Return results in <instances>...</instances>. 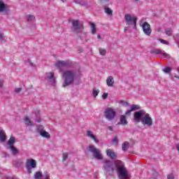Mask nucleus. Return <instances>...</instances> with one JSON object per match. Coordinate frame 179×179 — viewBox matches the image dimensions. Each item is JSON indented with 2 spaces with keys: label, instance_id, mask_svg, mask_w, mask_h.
<instances>
[{
  "label": "nucleus",
  "instance_id": "ddd939ff",
  "mask_svg": "<svg viewBox=\"0 0 179 179\" xmlns=\"http://www.w3.org/2000/svg\"><path fill=\"white\" fill-rule=\"evenodd\" d=\"M106 153L107 156L108 157H110V159H112L113 160L117 159V154H115V152H114V151H113V150L108 149V150H106Z\"/></svg>",
  "mask_w": 179,
  "mask_h": 179
},
{
  "label": "nucleus",
  "instance_id": "c03bdc74",
  "mask_svg": "<svg viewBox=\"0 0 179 179\" xmlns=\"http://www.w3.org/2000/svg\"><path fill=\"white\" fill-rule=\"evenodd\" d=\"M113 143H118V137L115 136L113 140Z\"/></svg>",
  "mask_w": 179,
  "mask_h": 179
},
{
  "label": "nucleus",
  "instance_id": "58836bf2",
  "mask_svg": "<svg viewBox=\"0 0 179 179\" xmlns=\"http://www.w3.org/2000/svg\"><path fill=\"white\" fill-rule=\"evenodd\" d=\"M107 97H108V93H103L102 94V99H103V100H106V99H107Z\"/></svg>",
  "mask_w": 179,
  "mask_h": 179
},
{
  "label": "nucleus",
  "instance_id": "6e6552de",
  "mask_svg": "<svg viewBox=\"0 0 179 179\" xmlns=\"http://www.w3.org/2000/svg\"><path fill=\"white\" fill-rule=\"evenodd\" d=\"M37 167V164L34 159H27L26 161V169L28 173H31V169H36Z\"/></svg>",
  "mask_w": 179,
  "mask_h": 179
},
{
  "label": "nucleus",
  "instance_id": "e433bc0d",
  "mask_svg": "<svg viewBox=\"0 0 179 179\" xmlns=\"http://www.w3.org/2000/svg\"><path fill=\"white\" fill-rule=\"evenodd\" d=\"M68 159V153L64 152L63 153V157H62V162H65Z\"/></svg>",
  "mask_w": 179,
  "mask_h": 179
},
{
  "label": "nucleus",
  "instance_id": "37998d69",
  "mask_svg": "<svg viewBox=\"0 0 179 179\" xmlns=\"http://www.w3.org/2000/svg\"><path fill=\"white\" fill-rule=\"evenodd\" d=\"M167 179H174V174H172V173L169 174L167 176Z\"/></svg>",
  "mask_w": 179,
  "mask_h": 179
},
{
  "label": "nucleus",
  "instance_id": "a19ab883",
  "mask_svg": "<svg viewBox=\"0 0 179 179\" xmlns=\"http://www.w3.org/2000/svg\"><path fill=\"white\" fill-rule=\"evenodd\" d=\"M5 38L3 37V34L0 31V41H3Z\"/></svg>",
  "mask_w": 179,
  "mask_h": 179
},
{
  "label": "nucleus",
  "instance_id": "4c0bfd02",
  "mask_svg": "<svg viewBox=\"0 0 179 179\" xmlns=\"http://www.w3.org/2000/svg\"><path fill=\"white\" fill-rule=\"evenodd\" d=\"M159 41H160V43H162V44H166V45H169V41L164 39H159Z\"/></svg>",
  "mask_w": 179,
  "mask_h": 179
},
{
  "label": "nucleus",
  "instance_id": "39448f33",
  "mask_svg": "<svg viewBox=\"0 0 179 179\" xmlns=\"http://www.w3.org/2000/svg\"><path fill=\"white\" fill-rule=\"evenodd\" d=\"M141 124L147 125V127H152L153 125V120L149 113H145L141 118Z\"/></svg>",
  "mask_w": 179,
  "mask_h": 179
},
{
  "label": "nucleus",
  "instance_id": "0eeeda50",
  "mask_svg": "<svg viewBox=\"0 0 179 179\" xmlns=\"http://www.w3.org/2000/svg\"><path fill=\"white\" fill-rule=\"evenodd\" d=\"M124 20L127 24H134V27L136 28V20L138 18L135 16H131V14H126L124 15Z\"/></svg>",
  "mask_w": 179,
  "mask_h": 179
},
{
  "label": "nucleus",
  "instance_id": "c756f323",
  "mask_svg": "<svg viewBox=\"0 0 179 179\" xmlns=\"http://www.w3.org/2000/svg\"><path fill=\"white\" fill-rule=\"evenodd\" d=\"M162 71L164 72V73L169 74L171 73V67H165L164 69H163Z\"/></svg>",
  "mask_w": 179,
  "mask_h": 179
},
{
  "label": "nucleus",
  "instance_id": "72a5a7b5",
  "mask_svg": "<svg viewBox=\"0 0 179 179\" xmlns=\"http://www.w3.org/2000/svg\"><path fill=\"white\" fill-rule=\"evenodd\" d=\"M120 104H122V106H124V107H128V106H129V103L127 101H120L119 102Z\"/></svg>",
  "mask_w": 179,
  "mask_h": 179
},
{
  "label": "nucleus",
  "instance_id": "423d86ee",
  "mask_svg": "<svg viewBox=\"0 0 179 179\" xmlns=\"http://www.w3.org/2000/svg\"><path fill=\"white\" fill-rule=\"evenodd\" d=\"M72 31L73 33H82L83 30V24H79V20H76L72 22Z\"/></svg>",
  "mask_w": 179,
  "mask_h": 179
},
{
  "label": "nucleus",
  "instance_id": "6e6d98bb",
  "mask_svg": "<svg viewBox=\"0 0 179 179\" xmlns=\"http://www.w3.org/2000/svg\"><path fill=\"white\" fill-rule=\"evenodd\" d=\"M176 78H178V79H179V77H176Z\"/></svg>",
  "mask_w": 179,
  "mask_h": 179
},
{
  "label": "nucleus",
  "instance_id": "13d9d810",
  "mask_svg": "<svg viewBox=\"0 0 179 179\" xmlns=\"http://www.w3.org/2000/svg\"><path fill=\"white\" fill-rule=\"evenodd\" d=\"M0 176H1V172H0Z\"/></svg>",
  "mask_w": 179,
  "mask_h": 179
},
{
  "label": "nucleus",
  "instance_id": "de8ad7c7",
  "mask_svg": "<svg viewBox=\"0 0 179 179\" xmlns=\"http://www.w3.org/2000/svg\"><path fill=\"white\" fill-rule=\"evenodd\" d=\"M127 30H128V27H125L124 29V33L127 31Z\"/></svg>",
  "mask_w": 179,
  "mask_h": 179
},
{
  "label": "nucleus",
  "instance_id": "5701e85b",
  "mask_svg": "<svg viewBox=\"0 0 179 179\" xmlns=\"http://www.w3.org/2000/svg\"><path fill=\"white\" fill-rule=\"evenodd\" d=\"M128 148H129V143L128 141H125L122 145V149L124 152H126V150H128Z\"/></svg>",
  "mask_w": 179,
  "mask_h": 179
},
{
  "label": "nucleus",
  "instance_id": "f03ea898",
  "mask_svg": "<svg viewBox=\"0 0 179 179\" xmlns=\"http://www.w3.org/2000/svg\"><path fill=\"white\" fill-rule=\"evenodd\" d=\"M62 78L64 79L63 87L71 86V85H73V82H75V72L66 71L63 73Z\"/></svg>",
  "mask_w": 179,
  "mask_h": 179
},
{
  "label": "nucleus",
  "instance_id": "f257e3e1",
  "mask_svg": "<svg viewBox=\"0 0 179 179\" xmlns=\"http://www.w3.org/2000/svg\"><path fill=\"white\" fill-rule=\"evenodd\" d=\"M103 170L107 176H113L117 171L119 179H131V174L121 160L111 161L104 159Z\"/></svg>",
  "mask_w": 179,
  "mask_h": 179
},
{
  "label": "nucleus",
  "instance_id": "2eb2a0df",
  "mask_svg": "<svg viewBox=\"0 0 179 179\" xmlns=\"http://www.w3.org/2000/svg\"><path fill=\"white\" fill-rule=\"evenodd\" d=\"M106 85L109 87H113L114 86V78L113 76H110L106 79Z\"/></svg>",
  "mask_w": 179,
  "mask_h": 179
},
{
  "label": "nucleus",
  "instance_id": "4468645a",
  "mask_svg": "<svg viewBox=\"0 0 179 179\" xmlns=\"http://www.w3.org/2000/svg\"><path fill=\"white\" fill-rule=\"evenodd\" d=\"M87 136L88 138H90V139H92V141H94L95 142V143H99V139H97V137H96L94 135L93 131H92L90 130H87Z\"/></svg>",
  "mask_w": 179,
  "mask_h": 179
},
{
  "label": "nucleus",
  "instance_id": "9d476101",
  "mask_svg": "<svg viewBox=\"0 0 179 179\" xmlns=\"http://www.w3.org/2000/svg\"><path fill=\"white\" fill-rule=\"evenodd\" d=\"M141 27L143 29V33L146 34V36H150L152 34V28H150V24L148 22H144L142 25Z\"/></svg>",
  "mask_w": 179,
  "mask_h": 179
},
{
  "label": "nucleus",
  "instance_id": "bb28decb",
  "mask_svg": "<svg viewBox=\"0 0 179 179\" xmlns=\"http://www.w3.org/2000/svg\"><path fill=\"white\" fill-rule=\"evenodd\" d=\"M135 110H141V106L139 105L133 104L131 106V111H135Z\"/></svg>",
  "mask_w": 179,
  "mask_h": 179
},
{
  "label": "nucleus",
  "instance_id": "1a4fd4ad",
  "mask_svg": "<svg viewBox=\"0 0 179 179\" xmlns=\"http://www.w3.org/2000/svg\"><path fill=\"white\" fill-rule=\"evenodd\" d=\"M146 114V112L143 110H138L134 113V121L135 122H139L142 121V117Z\"/></svg>",
  "mask_w": 179,
  "mask_h": 179
},
{
  "label": "nucleus",
  "instance_id": "864d4df0",
  "mask_svg": "<svg viewBox=\"0 0 179 179\" xmlns=\"http://www.w3.org/2000/svg\"><path fill=\"white\" fill-rule=\"evenodd\" d=\"M36 113H37L38 114L40 113L39 111H37V112H36Z\"/></svg>",
  "mask_w": 179,
  "mask_h": 179
},
{
  "label": "nucleus",
  "instance_id": "c9c22d12",
  "mask_svg": "<svg viewBox=\"0 0 179 179\" xmlns=\"http://www.w3.org/2000/svg\"><path fill=\"white\" fill-rule=\"evenodd\" d=\"M157 177H159V173L156 171L152 172V178L157 179Z\"/></svg>",
  "mask_w": 179,
  "mask_h": 179
},
{
  "label": "nucleus",
  "instance_id": "a211bd4d",
  "mask_svg": "<svg viewBox=\"0 0 179 179\" xmlns=\"http://www.w3.org/2000/svg\"><path fill=\"white\" fill-rule=\"evenodd\" d=\"M5 141H6V133L3 130H0V142H5Z\"/></svg>",
  "mask_w": 179,
  "mask_h": 179
},
{
  "label": "nucleus",
  "instance_id": "09e8293b",
  "mask_svg": "<svg viewBox=\"0 0 179 179\" xmlns=\"http://www.w3.org/2000/svg\"><path fill=\"white\" fill-rule=\"evenodd\" d=\"M97 38L100 39V38H101V36H100V35H98Z\"/></svg>",
  "mask_w": 179,
  "mask_h": 179
},
{
  "label": "nucleus",
  "instance_id": "ea45409f",
  "mask_svg": "<svg viewBox=\"0 0 179 179\" xmlns=\"http://www.w3.org/2000/svg\"><path fill=\"white\" fill-rule=\"evenodd\" d=\"M131 113H132V110H131V109L129 110H127V111L125 113L126 117H129V115H131Z\"/></svg>",
  "mask_w": 179,
  "mask_h": 179
},
{
  "label": "nucleus",
  "instance_id": "4d7b16f0",
  "mask_svg": "<svg viewBox=\"0 0 179 179\" xmlns=\"http://www.w3.org/2000/svg\"><path fill=\"white\" fill-rule=\"evenodd\" d=\"M136 1H139V0H136Z\"/></svg>",
  "mask_w": 179,
  "mask_h": 179
},
{
  "label": "nucleus",
  "instance_id": "7c9ffc66",
  "mask_svg": "<svg viewBox=\"0 0 179 179\" xmlns=\"http://www.w3.org/2000/svg\"><path fill=\"white\" fill-rule=\"evenodd\" d=\"M99 90H97V89H96V88H94L93 89V96H94V97H97V96H99Z\"/></svg>",
  "mask_w": 179,
  "mask_h": 179
},
{
  "label": "nucleus",
  "instance_id": "393cba45",
  "mask_svg": "<svg viewBox=\"0 0 179 179\" xmlns=\"http://www.w3.org/2000/svg\"><path fill=\"white\" fill-rule=\"evenodd\" d=\"M163 53V51L160 49H156V50H152L150 51V54H157V55H161Z\"/></svg>",
  "mask_w": 179,
  "mask_h": 179
},
{
  "label": "nucleus",
  "instance_id": "5fc2aeb1",
  "mask_svg": "<svg viewBox=\"0 0 179 179\" xmlns=\"http://www.w3.org/2000/svg\"><path fill=\"white\" fill-rule=\"evenodd\" d=\"M76 2H79V1H78V0H76Z\"/></svg>",
  "mask_w": 179,
  "mask_h": 179
},
{
  "label": "nucleus",
  "instance_id": "4be33fe9",
  "mask_svg": "<svg viewBox=\"0 0 179 179\" xmlns=\"http://www.w3.org/2000/svg\"><path fill=\"white\" fill-rule=\"evenodd\" d=\"M24 124L26 125H29V126L34 125V123L33 122H31V120H30V118H29V117H26L24 118Z\"/></svg>",
  "mask_w": 179,
  "mask_h": 179
},
{
  "label": "nucleus",
  "instance_id": "2f4dec72",
  "mask_svg": "<svg viewBox=\"0 0 179 179\" xmlns=\"http://www.w3.org/2000/svg\"><path fill=\"white\" fill-rule=\"evenodd\" d=\"M107 51L104 48H99V54L100 55H106Z\"/></svg>",
  "mask_w": 179,
  "mask_h": 179
},
{
  "label": "nucleus",
  "instance_id": "dca6fc26",
  "mask_svg": "<svg viewBox=\"0 0 179 179\" xmlns=\"http://www.w3.org/2000/svg\"><path fill=\"white\" fill-rule=\"evenodd\" d=\"M120 122L117 123V125H127L128 121L127 120V117L125 115H121L120 117Z\"/></svg>",
  "mask_w": 179,
  "mask_h": 179
},
{
  "label": "nucleus",
  "instance_id": "f8f14e48",
  "mask_svg": "<svg viewBox=\"0 0 179 179\" xmlns=\"http://www.w3.org/2000/svg\"><path fill=\"white\" fill-rule=\"evenodd\" d=\"M46 78L48 79V81L52 83V85H55V76L54 72H50L46 73Z\"/></svg>",
  "mask_w": 179,
  "mask_h": 179
},
{
  "label": "nucleus",
  "instance_id": "412c9836",
  "mask_svg": "<svg viewBox=\"0 0 179 179\" xmlns=\"http://www.w3.org/2000/svg\"><path fill=\"white\" fill-rule=\"evenodd\" d=\"M8 148L12 152V154L14 156H17V155H19V150L15 147V145H13L11 147H8Z\"/></svg>",
  "mask_w": 179,
  "mask_h": 179
},
{
  "label": "nucleus",
  "instance_id": "9b49d317",
  "mask_svg": "<svg viewBox=\"0 0 179 179\" xmlns=\"http://www.w3.org/2000/svg\"><path fill=\"white\" fill-rule=\"evenodd\" d=\"M68 65H69V61L58 60L55 64V66H57L58 69H61L62 68H66L68 67Z\"/></svg>",
  "mask_w": 179,
  "mask_h": 179
},
{
  "label": "nucleus",
  "instance_id": "3c124183",
  "mask_svg": "<svg viewBox=\"0 0 179 179\" xmlns=\"http://www.w3.org/2000/svg\"><path fill=\"white\" fill-rule=\"evenodd\" d=\"M62 2H66V0H62Z\"/></svg>",
  "mask_w": 179,
  "mask_h": 179
},
{
  "label": "nucleus",
  "instance_id": "c85d7f7f",
  "mask_svg": "<svg viewBox=\"0 0 179 179\" xmlns=\"http://www.w3.org/2000/svg\"><path fill=\"white\" fill-rule=\"evenodd\" d=\"M28 22H34L36 20V17L34 15H28L27 16Z\"/></svg>",
  "mask_w": 179,
  "mask_h": 179
},
{
  "label": "nucleus",
  "instance_id": "cd10ccee",
  "mask_svg": "<svg viewBox=\"0 0 179 179\" xmlns=\"http://www.w3.org/2000/svg\"><path fill=\"white\" fill-rule=\"evenodd\" d=\"M105 12L109 16H113V10H111L110 8H105Z\"/></svg>",
  "mask_w": 179,
  "mask_h": 179
},
{
  "label": "nucleus",
  "instance_id": "b1692460",
  "mask_svg": "<svg viewBox=\"0 0 179 179\" xmlns=\"http://www.w3.org/2000/svg\"><path fill=\"white\" fill-rule=\"evenodd\" d=\"M90 24L91 26V31H92V34H94L96 31V24L93 22H90Z\"/></svg>",
  "mask_w": 179,
  "mask_h": 179
},
{
  "label": "nucleus",
  "instance_id": "f3484780",
  "mask_svg": "<svg viewBox=\"0 0 179 179\" xmlns=\"http://www.w3.org/2000/svg\"><path fill=\"white\" fill-rule=\"evenodd\" d=\"M15 142H16V139L15 138V137L11 136L7 143L8 148L15 146L14 145H15Z\"/></svg>",
  "mask_w": 179,
  "mask_h": 179
},
{
  "label": "nucleus",
  "instance_id": "7ed1b4c3",
  "mask_svg": "<svg viewBox=\"0 0 179 179\" xmlns=\"http://www.w3.org/2000/svg\"><path fill=\"white\" fill-rule=\"evenodd\" d=\"M117 113L113 108H107L104 111V117L108 121H113Z\"/></svg>",
  "mask_w": 179,
  "mask_h": 179
},
{
  "label": "nucleus",
  "instance_id": "473e14b6",
  "mask_svg": "<svg viewBox=\"0 0 179 179\" xmlns=\"http://www.w3.org/2000/svg\"><path fill=\"white\" fill-rule=\"evenodd\" d=\"M162 55L163 56L164 58H167V59H170L171 58V56L169 53H166L164 52H162Z\"/></svg>",
  "mask_w": 179,
  "mask_h": 179
},
{
  "label": "nucleus",
  "instance_id": "aec40b11",
  "mask_svg": "<svg viewBox=\"0 0 179 179\" xmlns=\"http://www.w3.org/2000/svg\"><path fill=\"white\" fill-rule=\"evenodd\" d=\"M40 135L42 136L43 138H46L47 139H50V135L48 132L45 131V130H41L39 131Z\"/></svg>",
  "mask_w": 179,
  "mask_h": 179
},
{
  "label": "nucleus",
  "instance_id": "a878e982",
  "mask_svg": "<svg viewBox=\"0 0 179 179\" xmlns=\"http://www.w3.org/2000/svg\"><path fill=\"white\" fill-rule=\"evenodd\" d=\"M43 177V173L41 171H38L34 174V178L35 179H41Z\"/></svg>",
  "mask_w": 179,
  "mask_h": 179
},
{
  "label": "nucleus",
  "instance_id": "6ab92c4d",
  "mask_svg": "<svg viewBox=\"0 0 179 179\" xmlns=\"http://www.w3.org/2000/svg\"><path fill=\"white\" fill-rule=\"evenodd\" d=\"M8 10V7L5 5L3 1H0V13L6 12Z\"/></svg>",
  "mask_w": 179,
  "mask_h": 179
},
{
  "label": "nucleus",
  "instance_id": "49530a36",
  "mask_svg": "<svg viewBox=\"0 0 179 179\" xmlns=\"http://www.w3.org/2000/svg\"><path fill=\"white\" fill-rule=\"evenodd\" d=\"M176 149H177L178 152H179V144L176 145Z\"/></svg>",
  "mask_w": 179,
  "mask_h": 179
},
{
  "label": "nucleus",
  "instance_id": "20e7f679",
  "mask_svg": "<svg viewBox=\"0 0 179 179\" xmlns=\"http://www.w3.org/2000/svg\"><path fill=\"white\" fill-rule=\"evenodd\" d=\"M90 152L92 153L93 157L97 160H103V155H101V152L100 150L96 148L93 145H89Z\"/></svg>",
  "mask_w": 179,
  "mask_h": 179
},
{
  "label": "nucleus",
  "instance_id": "a18cd8bd",
  "mask_svg": "<svg viewBox=\"0 0 179 179\" xmlns=\"http://www.w3.org/2000/svg\"><path fill=\"white\" fill-rule=\"evenodd\" d=\"M108 129H109V131H113V127L111 126L108 127Z\"/></svg>",
  "mask_w": 179,
  "mask_h": 179
},
{
  "label": "nucleus",
  "instance_id": "603ef678",
  "mask_svg": "<svg viewBox=\"0 0 179 179\" xmlns=\"http://www.w3.org/2000/svg\"><path fill=\"white\" fill-rule=\"evenodd\" d=\"M30 65H33V63L30 62Z\"/></svg>",
  "mask_w": 179,
  "mask_h": 179
},
{
  "label": "nucleus",
  "instance_id": "79ce46f5",
  "mask_svg": "<svg viewBox=\"0 0 179 179\" xmlns=\"http://www.w3.org/2000/svg\"><path fill=\"white\" fill-rule=\"evenodd\" d=\"M20 92H22V87H18L15 89V93H20Z\"/></svg>",
  "mask_w": 179,
  "mask_h": 179
},
{
  "label": "nucleus",
  "instance_id": "f704fd0d",
  "mask_svg": "<svg viewBox=\"0 0 179 179\" xmlns=\"http://www.w3.org/2000/svg\"><path fill=\"white\" fill-rule=\"evenodd\" d=\"M166 36H171L173 34V30L172 29H166L165 31Z\"/></svg>",
  "mask_w": 179,
  "mask_h": 179
},
{
  "label": "nucleus",
  "instance_id": "8fccbe9b",
  "mask_svg": "<svg viewBox=\"0 0 179 179\" xmlns=\"http://www.w3.org/2000/svg\"><path fill=\"white\" fill-rule=\"evenodd\" d=\"M101 1H104V2H108V0H101Z\"/></svg>",
  "mask_w": 179,
  "mask_h": 179
}]
</instances>
